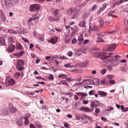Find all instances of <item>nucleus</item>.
Wrapping results in <instances>:
<instances>
[{
  "label": "nucleus",
  "mask_w": 128,
  "mask_h": 128,
  "mask_svg": "<svg viewBox=\"0 0 128 128\" xmlns=\"http://www.w3.org/2000/svg\"><path fill=\"white\" fill-rule=\"evenodd\" d=\"M10 112V110L8 108L2 109L0 111V114L2 116L7 114Z\"/></svg>",
  "instance_id": "8"
},
{
  "label": "nucleus",
  "mask_w": 128,
  "mask_h": 128,
  "mask_svg": "<svg viewBox=\"0 0 128 128\" xmlns=\"http://www.w3.org/2000/svg\"><path fill=\"white\" fill-rule=\"evenodd\" d=\"M61 84L64 85H66L67 86H69L66 80H62L60 81Z\"/></svg>",
  "instance_id": "28"
},
{
  "label": "nucleus",
  "mask_w": 128,
  "mask_h": 128,
  "mask_svg": "<svg viewBox=\"0 0 128 128\" xmlns=\"http://www.w3.org/2000/svg\"><path fill=\"white\" fill-rule=\"evenodd\" d=\"M24 119L25 122L24 124L26 125H28L29 123L28 121V117H26L24 118H23Z\"/></svg>",
  "instance_id": "33"
},
{
  "label": "nucleus",
  "mask_w": 128,
  "mask_h": 128,
  "mask_svg": "<svg viewBox=\"0 0 128 128\" xmlns=\"http://www.w3.org/2000/svg\"><path fill=\"white\" fill-rule=\"evenodd\" d=\"M55 31L54 29H51L50 31V33L52 34H54L55 33Z\"/></svg>",
  "instance_id": "63"
},
{
  "label": "nucleus",
  "mask_w": 128,
  "mask_h": 128,
  "mask_svg": "<svg viewBox=\"0 0 128 128\" xmlns=\"http://www.w3.org/2000/svg\"><path fill=\"white\" fill-rule=\"evenodd\" d=\"M84 83L87 84H92L94 85V82L93 80H83Z\"/></svg>",
  "instance_id": "12"
},
{
  "label": "nucleus",
  "mask_w": 128,
  "mask_h": 128,
  "mask_svg": "<svg viewBox=\"0 0 128 128\" xmlns=\"http://www.w3.org/2000/svg\"><path fill=\"white\" fill-rule=\"evenodd\" d=\"M24 119V118H20L19 120L17 122V124L19 126H20L22 125L23 123V122L22 121V120Z\"/></svg>",
  "instance_id": "19"
},
{
  "label": "nucleus",
  "mask_w": 128,
  "mask_h": 128,
  "mask_svg": "<svg viewBox=\"0 0 128 128\" xmlns=\"http://www.w3.org/2000/svg\"><path fill=\"white\" fill-rule=\"evenodd\" d=\"M5 5L7 8H11L13 7L12 2L10 0H5Z\"/></svg>",
  "instance_id": "7"
},
{
  "label": "nucleus",
  "mask_w": 128,
  "mask_h": 128,
  "mask_svg": "<svg viewBox=\"0 0 128 128\" xmlns=\"http://www.w3.org/2000/svg\"><path fill=\"white\" fill-rule=\"evenodd\" d=\"M48 78L50 80H52L54 78V76L52 74H50Z\"/></svg>",
  "instance_id": "50"
},
{
  "label": "nucleus",
  "mask_w": 128,
  "mask_h": 128,
  "mask_svg": "<svg viewBox=\"0 0 128 128\" xmlns=\"http://www.w3.org/2000/svg\"><path fill=\"white\" fill-rule=\"evenodd\" d=\"M15 48V46L12 44H11L8 48L7 50L9 52H12L14 50Z\"/></svg>",
  "instance_id": "9"
},
{
  "label": "nucleus",
  "mask_w": 128,
  "mask_h": 128,
  "mask_svg": "<svg viewBox=\"0 0 128 128\" xmlns=\"http://www.w3.org/2000/svg\"><path fill=\"white\" fill-rule=\"evenodd\" d=\"M98 93L99 95L102 96L103 97L106 96L107 94V93L102 91H98Z\"/></svg>",
  "instance_id": "17"
},
{
  "label": "nucleus",
  "mask_w": 128,
  "mask_h": 128,
  "mask_svg": "<svg viewBox=\"0 0 128 128\" xmlns=\"http://www.w3.org/2000/svg\"><path fill=\"white\" fill-rule=\"evenodd\" d=\"M66 79L68 82H71L73 80V79L72 78H68L67 77H66Z\"/></svg>",
  "instance_id": "51"
},
{
  "label": "nucleus",
  "mask_w": 128,
  "mask_h": 128,
  "mask_svg": "<svg viewBox=\"0 0 128 128\" xmlns=\"http://www.w3.org/2000/svg\"><path fill=\"white\" fill-rule=\"evenodd\" d=\"M119 62V60L117 59L113 60L112 64L113 66H116L118 64Z\"/></svg>",
  "instance_id": "13"
},
{
  "label": "nucleus",
  "mask_w": 128,
  "mask_h": 128,
  "mask_svg": "<svg viewBox=\"0 0 128 128\" xmlns=\"http://www.w3.org/2000/svg\"><path fill=\"white\" fill-rule=\"evenodd\" d=\"M107 5L106 3L102 5V7L100 8V9L102 12L104 10V9L106 8Z\"/></svg>",
  "instance_id": "25"
},
{
  "label": "nucleus",
  "mask_w": 128,
  "mask_h": 128,
  "mask_svg": "<svg viewBox=\"0 0 128 128\" xmlns=\"http://www.w3.org/2000/svg\"><path fill=\"white\" fill-rule=\"evenodd\" d=\"M113 109V108L111 106L108 107L107 108V110H112Z\"/></svg>",
  "instance_id": "59"
},
{
  "label": "nucleus",
  "mask_w": 128,
  "mask_h": 128,
  "mask_svg": "<svg viewBox=\"0 0 128 128\" xmlns=\"http://www.w3.org/2000/svg\"><path fill=\"white\" fill-rule=\"evenodd\" d=\"M124 2L123 0H120L118 2L117 4L118 5H119Z\"/></svg>",
  "instance_id": "55"
},
{
  "label": "nucleus",
  "mask_w": 128,
  "mask_h": 128,
  "mask_svg": "<svg viewBox=\"0 0 128 128\" xmlns=\"http://www.w3.org/2000/svg\"><path fill=\"white\" fill-rule=\"evenodd\" d=\"M44 35H42L39 36V40L40 41L42 42H43L44 41Z\"/></svg>",
  "instance_id": "35"
},
{
  "label": "nucleus",
  "mask_w": 128,
  "mask_h": 128,
  "mask_svg": "<svg viewBox=\"0 0 128 128\" xmlns=\"http://www.w3.org/2000/svg\"><path fill=\"white\" fill-rule=\"evenodd\" d=\"M124 32L126 34H127L128 32V28H126L124 30Z\"/></svg>",
  "instance_id": "64"
},
{
  "label": "nucleus",
  "mask_w": 128,
  "mask_h": 128,
  "mask_svg": "<svg viewBox=\"0 0 128 128\" xmlns=\"http://www.w3.org/2000/svg\"><path fill=\"white\" fill-rule=\"evenodd\" d=\"M88 63L86 61L81 64V66L82 67H86L88 65Z\"/></svg>",
  "instance_id": "26"
},
{
  "label": "nucleus",
  "mask_w": 128,
  "mask_h": 128,
  "mask_svg": "<svg viewBox=\"0 0 128 128\" xmlns=\"http://www.w3.org/2000/svg\"><path fill=\"white\" fill-rule=\"evenodd\" d=\"M20 75V74L16 72L14 76V78L16 79L18 78Z\"/></svg>",
  "instance_id": "39"
},
{
  "label": "nucleus",
  "mask_w": 128,
  "mask_h": 128,
  "mask_svg": "<svg viewBox=\"0 0 128 128\" xmlns=\"http://www.w3.org/2000/svg\"><path fill=\"white\" fill-rule=\"evenodd\" d=\"M98 20L100 23V26L101 27L103 26L104 24V22L102 18H100L98 19Z\"/></svg>",
  "instance_id": "22"
},
{
  "label": "nucleus",
  "mask_w": 128,
  "mask_h": 128,
  "mask_svg": "<svg viewBox=\"0 0 128 128\" xmlns=\"http://www.w3.org/2000/svg\"><path fill=\"white\" fill-rule=\"evenodd\" d=\"M77 42V40L75 38H74L72 40V44H75Z\"/></svg>",
  "instance_id": "52"
},
{
  "label": "nucleus",
  "mask_w": 128,
  "mask_h": 128,
  "mask_svg": "<svg viewBox=\"0 0 128 128\" xmlns=\"http://www.w3.org/2000/svg\"><path fill=\"white\" fill-rule=\"evenodd\" d=\"M86 21L85 20L83 22H80L79 25L80 27H85L86 26Z\"/></svg>",
  "instance_id": "23"
},
{
  "label": "nucleus",
  "mask_w": 128,
  "mask_h": 128,
  "mask_svg": "<svg viewBox=\"0 0 128 128\" xmlns=\"http://www.w3.org/2000/svg\"><path fill=\"white\" fill-rule=\"evenodd\" d=\"M67 76L66 75L62 74H60L58 76V77L60 78H62V79H66V78Z\"/></svg>",
  "instance_id": "24"
},
{
  "label": "nucleus",
  "mask_w": 128,
  "mask_h": 128,
  "mask_svg": "<svg viewBox=\"0 0 128 128\" xmlns=\"http://www.w3.org/2000/svg\"><path fill=\"white\" fill-rule=\"evenodd\" d=\"M127 70V69L126 67L123 66H121L120 68V70H121L124 72H126Z\"/></svg>",
  "instance_id": "27"
},
{
  "label": "nucleus",
  "mask_w": 128,
  "mask_h": 128,
  "mask_svg": "<svg viewBox=\"0 0 128 128\" xmlns=\"http://www.w3.org/2000/svg\"><path fill=\"white\" fill-rule=\"evenodd\" d=\"M17 49L19 50H21L22 48V46L20 44H18L16 46Z\"/></svg>",
  "instance_id": "49"
},
{
  "label": "nucleus",
  "mask_w": 128,
  "mask_h": 128,
  "mask_svg": "<svg viewBox=\"0 0 128 128\" xmlns=\"http://www.w3.org/2000/svg\"><path fill=\"white\" fill-rule=\"evenodd\" d=\"M54 18V21H58L60 20V18L59 16H54L53 17Z\"/></svg>",
  "instance_id": "40"
},
{
  "label": "nucleus",
  "mask_w": 128,
  "mask_h": 128,
  "mask_svg": "<svg viewBox=\"0 0 128 128\" xmlns=\"http://www.w3.org/2000/svg\"><path fill=\"white\" fill-rule=\"evenodd\" d=\"M70 39L68 37H67L66 38V42L68 43L69 42L70 40Z\"/></svg>",
  "instance_id": "61"
},
{
  "label": "nucleus",
  "mask_w": 128,
  "mask_h": 128,
  "mask_svg": "<svg viewBox=\"0 0 128 128\" xmlns=\"http://www.w3.org/2000/svg\"><path fill=\"white\" fill-rule=\"evenodd\" d=\"M56 42V40H55L53 38H52L50 42L52 43V44H54Z\"/></svg>",
  "instance_id": "46"
},
{
  "label": "nucleus",
  "mask_w": 128,
  "mask_h": 128,
  "mask_svg": "<svg viewBox=\"0 0 128 128\" xmlns=\"http://www.w3.org/2000/svg\"><path fill=\"white\" fill-rule=\"evenodd\" d=\"M39 18V17H34L33 18H30L29 20H28V22H31V21L32 20H35L36 19L38 18Z\"/></svg>",
  "instance_id": "43"
},
{
  "label": "nucleus",
  "mask_w": 128,
  "mask_h": 128,
  "mask_svg": "<svg viewBox=\"0 0 128 128\" xmlns=\"http://www.w3.org/2000/svg\"><path fill=\"white\" fill-rule=\"evenodd\" d=\"M79 16V14H78V13H76L74 14V15H73L72 16V18L73 19L74 18H76L78 16Z\"/></svg>",
  "instance_id": "32"
},
{
  "label": "nucleus",
  "mask_w": 128,
  "mask_h": 128,
  "mask_svg": "<svg viewBox=\"0 0 128 128\" xmlns=\"http://www.w3.org/2000/svg\"><path fill=\"white\" fill-rule=\"evenodd\" d=\"M102 104L101 103L99 102L98 101L95 100L91 102L90 104V107L93 106L94 108H96L98 106H100V105Z\"/></svg>",
  "instance_id": "4"
},
{
  "label": "nucleus",
  "mask_w": 128,
  "mask_h": 128,
  "mask_svg": "<svg viewBox=\"0 0 128 128\" xmlns=\"http://www.w3.org/2000/svg\"><path fill=\"white\" fill-rule=\"evenodd\" d=\"M16 108H12V109H11L10 110H9L10 111V110L11 112L14 113L16 111Z\"/></svg>",
  "instance_id": "44"
},
{
  "label": "nucleus",
  "mask_w": 128,
  "mask_h": 128,
  "mask_svg": "<svg viewBox=\"0 0 128 128\" xmlns=\"http://www.w3.org/2000/svg\"><path fill=\"white\" fill-rule=\"evenodd\" d=\"M22 39L23 41L25 42H27L28 44H29L30 43L28 39H26L23 37H22Z\"/></svg>",
  "instance_id": "38"
},
{
  "label": "nucleus",
  "mask_w": 128,
  "mask_h": 128,
  "mask_svg": "<svg viewBox=\"0 0 128 128\" xmlns=\"http://www.w3.org/2000/svg\"><path fill=\"white\" fill-rule=\"evenodd\" d=\"M48 19L51 22H52L54 21V18L53 17H51V16L49 17H48Z\"/></svg>",
  "instance_id": "53"
},
{
  "label": "nucleus",
  "mask_w": 128,
  "mask_h": 128,
  "mask_svg": "<svg viewBox=\"0 0 128 128\" xmlns=\"http://www.w3.org/2000/svg\"><path fill=\"white\" fill-rule=\"evenodd\" d=\"M109 56H104L102 57H101L100 58V59L102 60H106L108 59V58L109 57Z\"/></svg>",
  "instance_id": "48"
},
{
  "label": "nucleus",
  "mask_w": 128,
  "mask_h": 128,
  "mask_svg": "<svg viewBox=\"0 0 128 128\" xmlns=\"http://www.w3.org/2000/svg\"><path fill=\"white\" fill-rule=\"evenodd\" d=\"M64 66L66 68H72L73 67V66L70 64H69L68 63L64 65Z\"/></svg>",
  "instance_id": "37"
},
{
  "label": "nucleus",
  "mask_w": 128,
  "mask_h": 128,
  "mask_svg": "<svg viewBox=\"0 0 128 128\" xmlns=\"http://www.w3.org/2000/svg\"><path fill=\"white\" fill-rule=\"evenodd\" d=\"M13 105L12 104H10L9 105V108L10 109V110L12 108H14Z\"/></svg>",
  "instance_id": "60"
},
{
  "label": "nucleus",
  "mask_w": 128,
  "mask_h": 128,
  "mask_svg": "<svg viewBox=\"0 0 128 128\" xmlns=\"http://www.w3.org/2000/svg\"><path fill=\"white\" fill-rule=\"evenodd\" d=\"M76 56H78L81 54L82 53V51L76 49L75 51Z\"/></svg>",
  "instance_id": "21"
},
{
  "label": "nucleus",
  "mask_w": 128,
  "mask_h": 128,
  "mask_svg": "<svg viewBox=\"0 0 128 128\" xmlns=\"http://www.w3.org/2000/svg\"><path fill=\"white\" fill-rule=\"evenodd\" d=\"M5 39L3 37H0V44L4 46L6 45L5 42Z\"/></svg>",
  "instance_id": "14"
},
{
  "label": "nucleus",
  "mask_w": 128,
  "mask_h": 128,
  "mask_svg": "<svg viewBox=\"0 0 128 128\" xmlns=\"http://www.w3.org/2000/svg\"><path fill=\"white\" fill-rule=\"evenodd\" d=\"M24 53V52L23 50H22L20 52H19V56H22L23 54Z\"/></svg>",
  "instance_id": "58"
},
{
  "label": "nucleus",
  "mask_w": 128,
  "mask_h": 128,
  "mask_svg": "<svg viewBox=\"0 0 128 128\" xmlns=\"http://www.w3.org/2000/svg\"><path fill=\"white\" fill-rule=\"evenodd\" d=\"M97 39L98 40L96 41L97 42H104V41L103 40V39L100 38L98 37L97 38Z\"/></svg>",
  "instance_id": "30"
},
{
  "label": "nucleus",
  "mask_w": 128,
  "mask_h": 128,
  "mask_svg": "<svg viewBox=\"0 0 128 128\" xmlns=\"http://www.w3.org/2000/svg\"><path fill=\"white\" fill-rule=\"evenodd\" d=\"M30 128H36L32 124H30Z\"/></svg>",
  "instance_id": "62"
},
{
  "label": "nucleus",
  "mask_w": 128,
  "mask_h": 128,
  "mask_svg": "<svg viewBox=\"0 0 128 128\" xmlns=\"http://www.w3.org/2000/svg\"><path fill=\"white\" fill-rule=\"evenodd\" d=\"M97 6L96 4H95L94 6H93L91 9L90 10V11H92V12L95 9H96L97 8Z\"/></svg>",
  "instance_id": "29"
},
{
  "label": "nucleus",
  "mask_w": 128,
  "mask_h": 128,
  "mask_svg": "<svg viewBox=\"0 0 128 128\" xmlns=\"http://www.w3.org/2000/svg\"><path fill=\"white\" fill-rule=\"evenodd\" d=\"M106 80L104 78L102 79L101 82V84L102 86H104L106 82Z\"/></svg>",
  "instance_id": "36"
},
{
  "label": "nucleus",
  "mask_w": 128,
  "mask_h": 128,
  "mask_svg": "<svg viewBox=\"0 0 128 128\" xmlns=\"http://www.w3.org/2000/svg\"><path fill=\"white\" fill-rule=\"evenodd\" d=\"M59 11V10L56 9V10L54 12V16H58V12Z\"/></svg>",
  "instance_id": "34"
},
{
  "label": "nucleus",
  "mask_w": 128,
  "mask_h": 128,
  "mask_svg": "<svg viewBox=\"0 0 128 128\" xmlns=\"http://www.w3.org/2000/svg\"><path fill=\"white\" fill-rule=\"evenodd\" d=\"M114 77V76L112 74L108 75H107V78L108 79H111Z\"/></svg>",
  "instance_id": "45"
},
{
  "label": "nucleus",
  "mask_w": 128,
  "mask_h": 128,
  "mask_svg": "<svg viewBox=\"0 0 128 128\" xmlns=\"http://www.w3.org/2000/svg\"><path fill=\"white\" fill-rule=\"evenodd\" d=\"M16 34H20L22 33V31L21 28H19V27H17L16 28Z\"/></svg>",
  "instance_id": "20"
},
{
  "label": "nucleus",
  "mask_w": 128,
  "mask_h": 128,
  "mask_svg": "<svg viewBox=\"0 0 128 128\" xmlns=\"http://www.w3.org/2000/svg\"><path fill=\"white\" fill-rule=\"evenodd\" d=\"M116 46V44L114 43H113L111 44L108 45L107 48L108 50L109 51H114Z\"/></svg>",
  "instance_id": "5"
},
{
  "label": "nucleus",
  "mask_w": 128,
  "mask_h": 128,
  "mask_svg": "<svg viewBox=\"0 0 128 128\" xmlns=\"http://www.w3.org/2000/svg\"><path fill=\"white\" fill-rule=\"evenodd\" d=\"M40 8V6L39 4H35L31 5L30 8V11L38 12Z\"/></svg>",
  "instance_id": "1"
},
{
  "label": "nucleus",
  "mask_w": 128,
  "mask_h": 128,
  "mask_svg": "<svg viewBox=\"0 0 128 128\" xmlns=\"http://www.w3.org/2000/svg\"><path fill=\"white\" fill-rule=\"evenodd\" d=\"M34 124L37 128H41L42 126L41 123L39 121L36 122Z\"/></svg>",
  "instance_id": "15"
},
{
  "label": "nucleus",
  "mask_w": 128,
  "mask_h": 128,
  "mask_svg": "<svg viewBox=\"0 0 128 128\" xmlns=\"http://www.w3.org/2000/svg\"><path fill=\"white\" fill-rule=\"evenodd\" d=\"M8 32L10 33H11L14 34H16V31L13 30L8 29Z\"/></svg>",
  "instance_id": "31"
},
{
  "label": "nucleus",
  "mask_w": 128,
  "mask_h": 128,
  "mask_svg": "<svg viewBox=\"0 0 128 128\" xmlns=\"http://www.w3.org/2000/svg\"><path fill=\"white\" fill-rule=\"evenodd\" d=\"M107 68L109 71H111L112 69V67L111 65L107 66Z\"/></svg>",
  "instance_id": "41"
},
{
  "label": "nucleus",
  "mask_w": 128,
  "mask_h": 128,
  "mask_svg": "<svg viewBox=\"0 0 128 128\" xmlns=\"http://www.w3.org/2000/svg\"><path fill=\"white\" fill-rule=\"evenodd\" d=\"M68 56H69L70 57H71L72 56V51H69L68 53Z\"/></svg>",
  "instance_id": "54"
},
{
  "label": "nucleus",
  "mask_w": 128,
  "mask_h": 128,
  "mask_svg": "<svg viewBox=\"0 0 128 128\" xmlns=\"http://www.w3.org/2000/svg\"><path fill=\"white\" fill-rule=\"evenodd\" d=\"M80 110L85 112H89V108L86 107H82L80 108Z\"/></svg>",
  "instance_id": "18"
},
{
  "label": "nucleus",
  "mask_w": 128,
  "mask_h": 128,
  "mask_svg": "<svg viewBox=\"0 0 128 128\" xmlns=\"http://www.w3.org/2000/svg\"><path fill=\"white\" fill-rule=\"evenodd\" d=\"M75 9L73 8L68 9V10L67 13L69 15H71L75 12Z\"/></svg>",
  "instance_id": "11"
},
{
  "label": "nucleus",
  "mask_w": 128,
  "mask_h": 128,
  "mask_svg": "<svg viewBox=\"0 0 128 128\" xmlns=\"http://www.w3.org/2000/svg\"><path fill=\"white\" fill-rule=\"evenodd\" d=\"M91 19H90V22H89V28L88 30L89 32H90L92 30H93V31H97L99 29V28L98 27L96 26H93L92 28V27L91 26Z\"/></svg>",
  "instance_id": "6"
},
{
  "label": "nucleus",
  "mask_w": 128,
  "mask_h": 128,
  "mask_svg": "<svg viewBox=\"0 0 128 128\" xmlns=\"http://www.w3.org/2000/svg\"><path fill=\"white\" fill-rule=\"evenodd\" d=\"M114 12V10L113 11H112L111 10L110 11L108 14V17L109 16H112V14H113V13Z\"/></svg>",
  "instance_id": "42"
},
{
  "label": "nucleus",
  "mask_w": 128,
  "mask_h": 128,
  "mask_svg": "<svg viewBox=\"0 0 128 128\" xmlns=\"http://www.w3.org/2000/svg\"><path fill=\"white\" fill-rule=\"evenodd\" d=\"M19 0H12L14 4H17Z\"/></svg>",
  "instance_id": "56"
},
{
  "label": "nucleus",
  "mask_w": 128,
  "mask_h": 128,
  "mask_svg": "<svg viewBox=\"0 0 128 128\" xmlns=\"http://www.w3.org/2000/svg\"><path fill=\"white\" fill-rule=\"evenodd\" d=\"M84 40V37L82 34H81L78 38V42L77 43L79 45H81L82 43Z\"/></svg>",
  "instance_id": "10"
},
{
  "label": "nucleus",
  "mask_w": 128,
  "mask_h": 128,
  "mask_svg": "<svg viewBox=\"0 0 128 128\" xmlns=\"http://www.w3.org/2000/svg\"><path fill=\"white\" fill-rule=\"evenodd\" d=\"M24 64V62L22 60H18V61L17 67L18 70L21 71L22 70L24 67L22 66Z\"/></svg>",
  "instance_id": "2"
},
{
  "label": "nucleus",
  "mask_w": 128,
  "mask_h": 128,
  "mask_svg": "<svg viewBox=\"0 0 128 128\" xmlns=\"http://www.w3.org/2000/svg\"><path fill=\"white\" fill-rule=\"evenodd\" d=\"M100 111V109L98 108H96L95 109V112L96 113H99Z\"/></svg>",
  "instance_id": "57"
},
{
  "label": "nucleus",
  "mask_w": 128,
  "mask_h": 128,
  "mask_svg": "<svg viewBox=\"0 0 128 128\" xmlns=\"http://www.w3.org/2000/svg\"><path fill=\"white\" fill-rule=\"evenodd\" d=\"M15 82L14 80L12 78H11L8 79H6L5 84H6V86H8L10 85H14Z\"/></svg>",
  "instance_id": "3"
},
{
  "label": "nucleus",
  "mask_w": 128,
  "mask_h": 128,
  "mask_svg": "<svg viewBox=\"0 0 128 128\" xmlns=\"http://www.w3.org/2000/svg\"><path fill=\"white\" fill-rule=\"evenodd\" d=\"M100 80L97 78H95L93 79L94 82V85L96 84L97 85H99L100 84Z\"/></svg>",
  "instance_id": "16"
},
{
  "label": "nucleus",
  "mask_w": 128,
  "mask_h": 128,
  "mask_svg": "<svg viewBox=\"0 0 128 128\" xmlns=\"http://www.w3.org/2000/svg\"><path fill=\"white\" fill-rule=\"evenodd\" d=\"M1 18L2 20L3 21H5L6 18L5 16L3 14H2L1 15Z\"/></svg>",
  "instance_id": "47"
}]
</instances>
